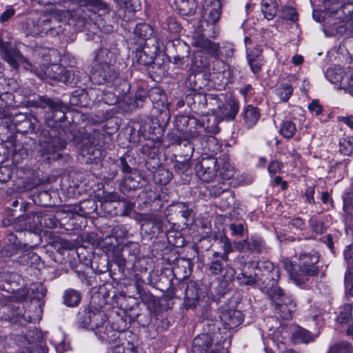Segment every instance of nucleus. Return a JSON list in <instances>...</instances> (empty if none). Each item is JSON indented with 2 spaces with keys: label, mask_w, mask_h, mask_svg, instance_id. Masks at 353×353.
<instances>
[{
  "label": "nucleus",
  "mask_w": 353,
  "mask_h": 353,
  "mask_svg": "<svg viewBox=\"0 0 353 353\" xmlns=\"http://www.w3.org/2000/svg\"><path fill=\"white\" fill-rule=\"evenodd\" d=\"M37 108H49L50 112L46 119L50 130H43L40 133L39 153L47 159L57 160L62 157L61 152L65 149L67 141L60 132L57 131L61 123L65 119L67 107L61 101H52L46 97H39L32 101Z\"/></svg>",
  "instance_id": "1"
},
{
  "label": "nucleus",
  "mask_w": 353,
  "mask_h": 353,
  "mask_svg": "<svg viewBox=\"0 0 353 353\" xmlns=\"http://www.w3.org/2000/svg\"><path fill=\"white\" fill-rule=\"evenodd\" d=\"M113 53L107 48L98 50L94 57L96 63L92 68L90 79L96 84H108L110 86H116L113 94L114 97L108 101L105 98V103L114 105L120 101V96L124 95L130 89L125 81L121 82L119 77V73L115 66L112 63Z\"/></svg>",
  "instance_id": "2"
},
{
  "label": "nucleus",
  "mask_w": 353,
  "mask_h": 353,
  "mask_svg": "<svg viewBox=\"0 0 353 353\" xmlns=\"http://www.w3.org/2000/svg\"><path fill=\"white\" fill-rule=\"evenodd\" d=\"M278 270H273L268 272L261 284H259L261 290L268 294L274 307L276 312L283 319H290L295 311L296 303L291 295L286 294L278 285L279 279Z\"/></svg>",
  "instance_id": "3"
},
{
  "label": "nucleus",
  "mask_w": 353,
  "mask_h": 353,
  "mask_svg": "<svg viewBox=\"0 0 353 353\" xmlns=\"http://www.w3.org/2000/svg\"><path fill=\"white\" fill-rule=\"evenodd\" d=\"M299 270L292 274V280L298 285H301L308 281L310 276H316L319 273L317 263L319 261V256L315 252L309 253L303 252L298 258Z\"/></svg>",
  "instance_id": "4"
},
{
  "label": "nucleus",
  "mask_w": 353,
  "mask_h": 353,
  "mask_svg": "<svg viewBox=\"0 0 353 353\" xmlns=\"http://www.w3.org/2000/svg\"><path fill=\"white\" fill-rule=\"evenodd\" d=\"M26 298V294L10 296L8 302L1 308V319L12 323H21L22 319L30 322L25 316L24 307L21 303Z\"/></svg>",
  "instance_id": "5"
},
{
  "label": "nucleus",
  "mask_w": 353,
  "mask_h": 353,
  "mask_svg": "<svg viewBox=\"0 0 353 353\" xmlns=\"http://www.w3.org/2000/svg\"><path fill=\"white\" fill-rule=\"evenodd\" d=\"M140 253V245L135 242H128L123 245L115 254L114 262L119 271L124 272L125 268H134Z\"/></svg>",
  "instance_id": "6"
},
{
  "label": "nucleus",
  "mask_w": 353,
  "mask_h": 353,
  "mask_svg": "<svg viewBox=\"0 0 353 353\" xmlns=\"http://www.w3.org/2000/svg\"><path fill=\"white\" fill-rule=\"evenodd\" d=\"M0 54L2 58L14 70H18L21 63L26 64L25 68L26 69L32 68V64L16 48H13L10 43L4 41L1 38Z\"/></svg>",
  "instance_id": "7"
},
{
  "label": "nucleus",
  "mask_w": 353,
  "mask_h": 353,
  "mask_svg": "<svg viewBox=\"0 0 353 353\" xmlns=\"http://www.w3.org/2000/svg\"><path fill=\"white\" fill-rule=\"evenodd\" d=\"M193 353H228L227 350L219 343L214 344L209 334H201L196 336L192 342Z\"/></svg>",
  "instance_id": "8"
},
{
  "label": "nucleus",
  "mask_w": 353,
  "mask_h": 353,
  "mask_svg": "<svg viewBox=\"0 0 353 353\" xmlns=\"http://www.w3.org/2000/svg\"><path fill=\"white\" fill-rule=\"evenodd\" d=\"M153 39L159 43L152 27L148 23H141L135 26L133 34L130 38V44L134 46L143 47L144 45L152 43L151 41Z\"/></svg>",
  "instance_id": "9"
},
{
  "label": "nucleus",
  "mask_w": 353,
  "mask_h": 353,
  "mask_svg": "<svg viewBox=\"0 0 353 353\" xmlns=\"http://www.w3.org/2000/svg\"><path fill=\"white\" fill-rule=\"evenodd\" d=\"M41 212H32L19 216L14 221L16 231L34 232L42 226Z\"/></svg>",
  "instance_id": "10"
},
{
  "label": "nucleus",
  "mask_w": 353,
  "mask_h": 353,
  "mask_svg": "<svg viewBox=\"0 0 353 353\" xmlns=\"http://www.w3.org/2000/svg\"><path fill=\"white\" fill-rule=\"evenodd\" d=\"M343 24L336 27L337 32L350 34L353 32V0H345L336 10Z\"/></svg>",
  "instance_id": "11"
},
{
  "label": "nucleus",
  "mask_w": 353,
  "mask_h": 353,
  "mask_svg": "<svg viewBox=\"0 0 353 353\" xmlns=\"http://www.w3.org/2000/svg\"><path fill=\"white\" fill-rule=\"evenodd\" d=\"M196 176L203 182H210L216 176L218 171V161L214 157L203 158L195 165Z\"/></svg>",
  "instance_id": "12"
},
{
  "label": "nucleus",
  "mask_w": 353,
  "mask_h": 353,
  "mask_svg": "<svg viewBox=\"0 0 353 353\" xmlns=\"http://www.w3.org/2000/svg\"><path fill=\"white\" fill-rule=\"evenodd\" d=\"M151 43L144 45L143 47L134 46L135 56L134 59L142 65H148L153 63L159 51V43L154 39Z\"/></svg>",
  "instance_id": "13"
},
{
  "label": "nucleus",
  "mask_w": 353,
  "mask_h": 353,
  "mask_svg": "<svg viewBox=\"0 0 353 353\" xmlns=\"http://www.w3.org/2000/svg\"><path fill=\"white\" fill-rule=\"evenodd\" d=\"M234 245L238 251L249 254H261L265 250L264 241L257 236L236 241Z\"/></svg>",
  "instance_id": "14"
},
{
  "label": "nucleus",
  "mask_w": 353,
  "mask_h": 353,
  "mask_svg": "<svg viewBox=\"0 0 353 353\" xmlns=\"http://www.w3.org/2000/svg\"><path fill=\"white\" fill-rule=\"evenodd\" d=\"M31 23L33 25L32 33L35 35L54 36L58 34V31L52 26V18L49 15H42L37 21L32 20Z\"/></svg>",
  "instance_id": "15"
},
{
  "label": "nucleus",
  "mask_w": 353,
  "mask_h": 353,
  "mask_svg": "<svg viewBox=\"0 0 353 353\" xmlns=\"http://www.w3.org/2000/svg\"><path fill=\"white\" fill-rule=\"evenodd\" d=\"M175 128L182 132L197 130L203 128V124L194 117L179 115L175 118Z\"/></svg>",
  "instance_id": "16"
},
{
  "label": "nucleus",
  "mask_w": 353,
  "mask_h": 353,
  "mask_svg": "<svg viewBox=\"0 0 353 353\" xmlns=\"http://www.w3.org/2000/svg\"><path fill=\"white\" fill-rule=\"evenodd\" d=\"M201 131H190L182 132L181 130L174 128L172 130L168 132V139L170 142V144L180 145L183 141H186L187 143L185 145H188L191 150H193L192 145L189 140L198 137L200 134Z\"/></svg>",
  "instance_id": "17"
},
{
  "label": "nucleus",
  "mask_w": 353,
  "mask_h": 353,
  "mask_svg": "<svg viewBox=\"0 0 353 353\" xmlns=\"http://www.w3.org/2000/svg\"><path fill=\"white\" fill-rule=\"evenodd\" d=\"M65 68L59 64L43 65L40 67L41 71L36 72V74L41 79L48 77L61 82Z\"/></svg>",
  "instance_id": "18"
},
{
  "label": "nucleus",
  "mask_w": 353,
  "mask_h": 353,
  "mask_svg": "<svg viewBox=\"0 0 353 353\" xmlns=\"http://www.w3.org/2000/svg\"><path fill=\"white\" fill-rule=\"evenodd\" d=\"M221 320L223 323L225 328L232 330L243 323V316L241 311L230 309L221 314Z\"/></svg>",
  "instance_id": "19"
},
{
  "label": "nucleus",
  "mask_w": 353,
  "mask_h": 353,
  "mask_svg": "<svg viewBox=\"0 0 353 353\" xmlns=\"http://www.w3.org/2000/svg\"><path fill=\"white\" fill-rule=\"evenodd\" d=\"M199 301V288L194 281L187 283L185 290L184 305L186 309L194 308Z\"/></svg>",
  "instance_id": "20"
},
{
  "label": "nucleus",
  "mask_w": 353,
  "mask_h": 353,
  "mask_svg": "<svg viewBox=\"0 0 353 353\" xmlns=\"http://www.w3.org/2000/svg\"><path fill=\"white\" fill-rule=\"evenodd\" d=\"M81 154L83 157H87L90 161L97 160L102 157V152L99 143H91L90 139L83 140L81 145Z\"/></svg>",
  "instance_id": "21"
},
{
  "label": "nucleus",
  "mask_w": 353,
  "mask_h": 353,
  "mask_svg": "<svg viewBox=\"0 0 353 353\" xmlns=\"http://www.w3.org/2000/svg\"><path fill=\"white\" fill-rule=\"evenodd\" d=\"M239 103L234 100H231L228 101L227 103L223 105L221 107L219 105L217 115L222 120H233L236 117L239 112Z\"/></svg>",
  "instance_id": "22"
},
{
  "label": "nucleus",
  "mask_w": 353,
  "mask_h": 353,
  "mask_svg": "<svg viewBox=\"0 0 353 353\" xmlns=\"http://www.w3.org/2000/svg\"><path fill=\"white\" fill-rule=\"evenodd\" d=\"M197 46L201 48V52L209 54L210 57L218 59L221 56L220 45L208 39H201L197 41Z\"/></svg>",
  "instance_id": "23"
},
{
  "label": "nucleus",
  "mask_w": 353,
  "mask_h": 353,
  "mask_svg": "<svg viewBox=\"0 0 353 353\" xmlns=\"http://www.w3.org/2000/svg\"><path fill=\"white\" fill-rule=\"evenodd\" d=\"M344 256L348 265V270L345 274V286L353 294V245L345 250Z\"/></svg>",
  "instance_id": "24"
},
{
  "label": "nucleus",
  "mask_w": 353,
  "mask_h": 353,
  "mask_svg": "<svg viewBox=\"0 0 353 353\" xmlns=\"http://www.w3.org/2000/svg\"><path fill=\"white\" fill-rule=\"evenodd\" d=\"M291 334L292 340L296 343H309L315 340L314 334L298 325H293Z\"/></svg>",
  "instance_id": "25"
},
{
  "label": "nucleus",
  "mask_w": 353,
  "mask_h": 353,
  "mask_svg": "<svg viewBox=\"0 0 353 353\" xmlns=\"http://www.w3.org/2000/svg\"><path fill=\"white\" fill-rule=\"evenodd\" d=\"M79 5L94 16L99 12H105L108 10L107 4L102 0H79Z\"/></svg>",
  "instance_id": "26"
},
{
  "label": "nucleus",
  "mask_w": 353,
  "mask_h": 353,
  "mask_svg": "<svg viewBox=\"0 0 353 353\" xmlns=\"http://www.w3.org/2000/svg\"><path fill=\"white\" fill-rule=\"evenodd\" d=\"M244 123L248 128L253 127L259 121L261 112L258 108L252 105H247L243 112Z\"/></svg>",
  "instance_id": "27"
},
{
  "label": "nucleus",
  "mask_w": 353,
  "mask_h": 353,
  "mask_svg": "<svg viewBox=\"0 0 353 353\" xmlns=\"http://www.w3.org/2000/svg\"><path fill=\"white\" fill-rule=\"evenodd\" d=\"M26 248V243L5 245L0 250V261L4 263L8 261L12 256L20 254L21 250Z\"/></svg>",
  "instance_id": "28"
},
{
  "label": "nucleus",
  "mask_w": 353,
  "mask_h": 353,
  "mask_svg": "<svg viewBox=\"0 0 353 353\" xmlns=\"http://www.w3.org/2000/svg\"><path fill=\"white\" fill-rule=\"evenodd\" d=\"M221 14V4L219 1L214 0L212 5L205 8L204 17L208 23L215 24L219 21Z\"/></svg>",
  "instance_id": "29"
},
{
  "label": "nucleus",
  "mask_w": 353,
  "mask_h": 353,
  "mask_svg": "<svg viewBox=\"0 0 353 353\" xmlns=\"http://www.w3.org/2000/svg\"><path fill=\"white\" fill-rule=\"evenodd\" d=\"M93 20L94 19L87 14L85 10L82 8L72 15L70 21L77 30H80Z\"/></svg>",
  "instance_id": "30"
},
{
  "label": "nucleus",
  "mask_w": 353,
  "mask_h": 353,
  "mask_svg": "<svg viewBox=\"0 0 353 353\" xmlns=\"http://www.w3.org/2000/svg\"><path fill=\"white\" fill-rule=\"evenodd\" d=\"M210 66V61L202 52L194 54L192 61L191 70L193 72L199 73L205 72Z\"/></svg>",
  "instance_id": "31"
},
{
  "label": "nucleus",
  "mask_w": 353,
  "mask_h": 353,
  "mask_svg": "<svg viewBox=\"0 0 353 353\" xmlns=\"http://www.w3.org/2000/svg\"><path fill=\"white\" fill-rule=\"evenodd\" d=\"M180 14L183 16L193 15L197 8L195 0H174Z\"/></svg>",
  "instance_id": "32"
},
{
  "label": "nucleus",
  "mask_w": 353,
  "mask_h": 353,
  "mask_svg": "<svg viewBox=\"0 0 353 353\" xmlns=\"http://www.w3.org/2000/svg\"><path fill=\"white\" fill-rule=\"evenodd\" d=\"M31 246L26 244V248L22 249L20 256L17 258V262L22 265H32L39 259V256L30 250Z\"/></svg>",
  "instance_id": "33"
},
{
  "label": "nucleus",
  "mask_w": 353,
  "mask_h": 353,
  "mask_svg": "<svg viewBox=\"0 0 353 353\" xmlns=\"http://www.w3.org/2000/svg\"><path fill=\"white\" fill-rule=\"evenodd\" d=\"M94 310L90 308H81L77 315L76 324L79 328L90 329Z\"/></svg>",
  "instance_id": "34"
},
{
  "label": "nucleus",
  "mask_w": 353,
  "mask_h": 353,
  "mask_svg": "<svg viewBox=\"0 0 353 353\" xmlns=\"http://www.w3.org/2000/svg\"><path fill=\"white\" fill-rule=\"evenodd\" d=\"M94 332L102 341L109 343L113 342L117 338V332L107 322Z\"/></svg>",
  "instance_id": "35"
},
{
  "label": "nucleus",
  "mask_w": 353,
  "mask_h": 353,
  "mask_svg": "<svg viewBox=\"0 0 353 353\" xmlns=\"http://www.w3.org/2000/svg\"><path fill=\"white\" fill-rule=\"evenodd\" d=\"M161 90L159 88H152L150 90L148 95L147 92L143 89H138L134 95V105L138 108H141L143 105L144 102L149 97L152 101L155 100L153 97L154 94H160Z\"/></svg>",
  "instance_id": "36"
},
{
  "label": "nucleus",
  "mask_w": 353,
  "mask_h": 353,
  "mask_svg": "<svg viewBox=\"0 0 353 353\" xmlns=\"http://www.w3.org/2000/svg\"><path fill=\"white\" fill-rule=\"evenodd\" d=\"M236 280L241 286L255 288L256 284L259 283V278L256 273L254 274H248L247 272H243L236 276Z\"/></svg>",
  "instance_id": "37"
},
{
  "label": "nucleus",
  "mask_w": 353,
  "mask_h": 353,
  "mask_svg": "<svg viewBox=\"0 0 353 353\" xmlns=\"http://www.w3.org/2000/svg\"><path fill=\"white\" fill-rule=\"evenodd\" d=\"M248 61L249 65L254 74H258L261 70V66L263 64V60L261 54L258 52L251 51L248 54Z\"/></svg>",
  "instance_id": "38"
},
{
  "label": "nucleus",
  "mask_w": 353,
  "mask_h": 353,
  "mask_svg": "<svg viewBox=\"0 0 353 353\" xmlns=\"http://www.w3.org/2000/svg\"><path fill=\"white\" fill-rule=\"evenodd\" d=\"M63 74L61 82L71 86H76L79 83L83 73L74 69L67 70L65 68Z\"/></svg>",
  "instance_id": "39"
},
{
  "label": "nucleus",
  "mask_w": 353,
  "mask_h": 353,
  "mask_svg": "<svg viewBox=\"0 0 353 353\" xmlns=\"http://www.w3.org/2000/svg\"><path fill=\"white\" fill-rule=\"evenodd\" d=\"M81 299V294L77 290L68 289L65 291L63 296V303L68 307L77 306Z\"/></svg>",
  "instance_id": "40"
},
{
  "label": "nucleus",
  "mask_w": 353,
  "mask_h": 353,
  "mask_svg": "<svg viewBox=\"0 0 353 353\" xmlns=\"http://www.w3.org/2000/svg\"><path fill=\"white\" fill-rule=\"evenodd\" d=\"M261 11L267 19H272L276 16L277 12L276 0H262Z\"/></svg>",
  "instance_id": "41"
},
{
  "label": "nucleus",
  "mask_w": 353,
  "mask_h": 353,
  "mask_svg": "<svg viewBox=\"0 0 353 353\" xmlns=\"http://www.w3.org/2000/svg\"><path fill=\"white\" fill-rule=\"evenodd\" d=\"M213 239L219 241V243L221 244V249L223 250L221 259L223 261H228L229 254L233 251V248L230 240L225 234L221 235L220 237H218L217 235H215L213 237Z\"/></svg>",
  "instance_id": "42"
},
{
  "label": "nucleus",
  "mask_w": 353,
  "mask_h": 353,
  "mask_svg": "<svg viewBox=\"0 0 353 353\" xmlns=\"http://www.w3.org/2000/svg\"><path fill=\"white\" fill-rule=\"evenodd\" d=\"M107 322V316L103 312L95 310L91 319V325L90 330L94 332L97 331Z\"/></svg>",
  "instance_id": "43"
},
{
  "label": "nucleus",
  "mask_w": 353,
  "mask_h": 353,
  "mask_svg": "<svg viewBox=\"0 0 353 353\" xmlns=\"http://www.w3.org/2000/svg\"><path fill=\"white\" fill-rule=\"evenodd\" d=\"M172 173L165 168H159L154 174L155 183L161 185H167L172 179Z\"/></svg>",
  "instance_id": "44"
},
{
  "label": "nucleus",
  "mask_w": 353,
  "mask_h": 353,
  "mask_svg": "<svg viewBox=\"0 0 353 353\" xmlns=\"http://www.w3.org/2000/svg\"><path fill=\"white\" fill-rule=\"evenodd\" d=\"M352 305L351 304H345L339 309V314L336 317L337 323L340 324H346L352 319Z\"/></svg>",
  "instance_id": "45"
},
{
  "label": "nucleus",
  "mask_w": 353,
  "mask_h": 353,
  "mask_svg": "<svg viewBox=\"0 0 353 353\" xmlns=\"http://www.w3.org/2000/svg\"><path fill=\"white\" fill-rule=\"evenodd\" d=\"M296 132V126L294 122L287 120L281 123L279 132L284 138H292Z\"/></svg>",
  "instance_id": "46"
},
{
  "label": "nucleus",
  "mask_w": 353,
  "mask_h": 353,
  "mask_svg": "<svg viewBox=\"0 0 353 353\" xmlns=\"http://www.w3.org/2000/svg\"><path fill=\"white\" fill-rule=\"evenodd\" d=\"M88 94L83 90L74 91L70 98V103L72 105L80 107L86 106L85 100Z\"/></svg>",
  "instance_id": "47"
},
{
  "label": "nucleus",
  "mask_w": 353,
  "mask_h": 353,
  "mask_svg": "<svg viewBox=\"0 0 353 353\" xmlns=\"http://www.w3.org/2000/svg\"><path fill=\"white\" fill-rule=\"evenodd\" d=\"M275 92L281 101L287 102L293 93V88L289 84L283 83L276 88Z\"/></svg>",
  "instance_id": "48"
},
{
  "label": "nucleus",
  "mask_w": 353,
  "mask_h": 353,
  "mask_svg": "<svg viewBox=\"0 0 353 353\" xmlns=\"http://www.w3.org/2000/svg\"><path fill=\"white\" fill-rule=\"evenodd\" d=\"M42 226L41 228H57L61 225L59 220L52 213L41 212Z\"/></svg>",
  "instance_id": "49"
},
{
  "label": "nucleus",
  "mask_w": 353,
  "mask_h": 353,
  "mask_svg": "<svg viewBox=\"0 0 353 353\" xmlns=\"http://www.w3.org/2000/svg\"><path fill=\"white\" fill-rule=\"evenodd\" d=\"M339 151L347 156L353 152V137L344 136L340 139Z\"/></svg>",
  "instance_id": "50"
},
{
  "label": "nucleus",
  "mask_w": 353,
  "mask_h": 353,
  "mask_svg": "<svg viewBox=\"0 0 353 353\" xmlns=\"http://www.w3.org/2000/svg\"><path fill=\"white\" fill-rule=\"evenodd\" d=\"M16 131L21 134H26L28 132H35L36 133H41L39 130L37 129V126L29 118L23 122L19 123L15 127Z\"/></svg>",
  "instance_id": "51"
},
{
  "label": "nucleus",
  "mask_w": 353,
  "mask_h": 353,
  "mask_svg": "<svg viewBox=\"0 0 353 353\" xmlns=\"http://www.w3.org/2000/svg\"><path fill=\"white\" fill-rule=\"evenodd\" d=\"M28 157V150L21 144L16 145L12 152V159L14 163L18 165Z\"/></svg>",
  "instance_id": "52"
},
{
  "label": "nucleus",
  "mask_w": 353,
  "mask_h": 353,
  "mask_svg": "<svg viewBox=\"0 0 353 353\" xmlns=\"http://www.w3.org/2000/svg\"><path fill=\"white\" fill-rule=\"evenodd\" d=\"M235 173L234 168L229 163L223 164L221 168L219 170V174L218 176L219 181H229L231 179Z\"/></svg>",
  "instance_id": "53"
},
{
  "label": "nucleus",
  "mask_w": 353,
  "mask_h": 353,
  "mask_svg": "<svg viewBox=\"0 0 353 353\" xmlns=\"http://www.w3.org/2000/svg\"><path fill=\"white\" fill-rule=\"evenodd\" d=\"M145 224H152L153 233H160L163 232V222L157 216H150L148 219L145 220V223H143V225Z\"/></svg>",
  "instance_id": "54"
},
{
  "label": "nucleus",
  "mask_w": 353,
  "mask_h": 353,
  "mask_svg": "<svg viewBox=\"0 0 353 353\" xmlns=\"http://www.w3.org/2000/svg\"><path fill=\"white\" fill-rule=\"evenodd\" d=\"M328 353H353V347L346 342H341L334 345Z\"/></svg>",
  "instance_id": "55"
},
{
  "label": "nucleus",
  "mask_w": 353,
  "mask_h": 353,
  "mask_svg": "<svg viewBox=\"0 0 353 353\" xmlns=\"http://www.w3.org/2000/svg\"><path fill=\"white\" fill-rule=\"evenodd\" d=\"M163 28L171 33H178L181 30V25L173 17H168L163 23Z\"/></svg>",
  "instance_id": "56"
},
{
  "label": "nucleus",
  "mask_w": 353,
  "mask_h": 353,
  "mask_svg": "<svg viewBox=\"0 0 353 353\" xmlns=\"http://www.w3.org/2000/svg\"><path fill=\"white\" fill-rule=\"evenodd\" d=\"M229 228L231 230L232 236L237 237L243 236L244 232L247 231V229L245 228V224L243 223H231L229 225Z\"/></svg>",
  "instance_id": "57"
},
{
  "label": "nucleus",
  "mask_w": 353,
  "mask_h": 353,
  "mask_svg": "<svg viewBox=\"0 0 353 353\" xmlns=\"http://www.w3.org/2000/svg\"><path fill=\"white\" fill-rule=\"evenodd\" d=\"M209 271L214 275L219 274L223 270V260H212L209 264Z\"/></svg>",
  "instance_id": "58"
},
{
  "label": "nucleus",
  "mask_w": 353,
  "mask_h": 353,
  "mask_svg": "<svg viewBox=\"0 0 353 353\" xmlns=\"http://www.w3.org/2000/svg\"><path fill=\"white\" fill-rule=\"evenodd\" d=\"M12 101L11 93L6 92L0 94V117L3 114L4 108L11 105Z\"/></svg>",
  "instance_id": "59"
},
{
  "label": "nucleus",
  "mask_w": 353,
  "mask_h": 353,
  "mask_svg": "<svg viewBox=\"0 0 353 353\" xmlns=\"http://www.w3.org/2000/svg\"><path fill=\"white\" fill-rule=\"evenodd\" d=\"M123 187L128 190H135L139 187V182L132 176L129 175L125 176L123 181Z\"/></svg>",
  "instance_id": "60"
},
{
  "label": "nucleus",
  "mask_w": 353,
  "mask_h": 353,
  "mask_svg": "<svg viewBox=\"0 0 353 353\" xmlns=\"http://www.w3.org/2000/svg\"><path fill=\"white\" fill-rule=\"evenodd\" d=\"M282 17L291 21H296L298 19L296 10L292 7H285L283 9Z\"/></svg>",
  "instance_id": "61"
},
{
  "label": "nucleus",
  "mask_w": 353,
  "mask_h": 353,
  "mask_svg": "<svg viewBox=\"0 0 353 353\" xmlns=\"http://www.w3.org/2000/svg\"><path fill=\"white\" fill-rule=\"evenodd\" d=\"M283 168V163L279 161L273 160L269 163L268 170L269 173L272 175L277 173H281Z\"/></svg>",
  "instance_id": "62"
},
{
  "label": "nucleus",
  "mask_w": 353,
  "mask_h": 353,
  "mask_svg": "<svg viewBox=\"0 0 353 353\" xmlns=\"http://www.w3.org/2000/svg\"><path fill=\"white\" fill-rule=\"evenodd\" d=\"M32 290L38 299L45 296L47 292L46 288L41 283L34 284Z\"/></svg>",
  "instance_id": "63"
},
{
  "label": "nucleus",
  "mask_w": 353,
  "mask_h": 353,
  "mask_svg": "<svg viewBox=\"0 0 353 353\" xmlns=\"http://www.w3.org/2000/svg\"><path fill=\"white\" fill-rule=\"evenodd\" d=\"M311 229L316 234H322L324 232V224L322 221L312 219L310 221Z\"/></svg>",
  "instance_id": "64"
}]
</instances>
